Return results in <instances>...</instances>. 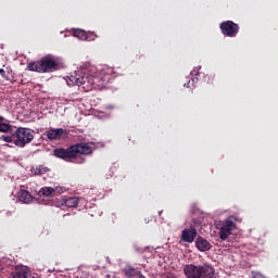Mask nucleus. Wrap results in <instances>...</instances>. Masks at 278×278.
<instances>
[{
  "label": "nucleus",
  "mask_w": 278,
  "mask_h": 278,
  "mask_svg": "<svg viewBox=\"0 0 278 278\" xmlns=\"http://www.w3.org/2000/svg\"><path fill=\"white\" fill-rule=\"evenodd\" d=\"M184 273L186 278H216L211 265H185Z\"/></svg>",
  "instance_id": "nucleus-1"
},
{
  "label": "nucleus",
  "mask_w": 278,
  "mask_h": 278,
  "mask_svg": "<svg viewBox=\"0 0 278 278\" xmlns=\"http://www.w3.org/2000/svg\"><path fill=\"white\" fill-rule=\"evenodd\" d=\"M59 64L52 56H43L37 62H31L27 65L30 72H37L39 74L52 73L58 70Z\"/></svg>",
  "instance_id": "nucleus-2"
},
{
  "label": "nucleus",
  "mask_w": 278,
  "mask_h": 278,
  "mask_svg": "<svg viewBox=\"0 0 278 278\" xmlns=\"http://www.w3.org/2000/svg\"><path fill=\"white\" fill-rule=\"evenodd\" d=\"M15 147L25 148L34 140V132L29 128L20 127L15 131Z\"/></svg>",
  "instance_id": "nucleus-3"
},
{
  "label": "nucleus",
  "mask_w": 278,
  "mask_h": 278,
  "mask_svg": "<svg viewBox=\"0 0 278 278\" xmlns=\"http://www.w3.org/2000/svg\"><path fill=\"white\" fill-rule=\"evenodd\" d=\"M72 150H74V156L76 160V164H84L85 159L84 157H78V155H90L93 153V148L90 147L86 142H79L76 144L71 146Z\"/></svg>",
  "instance_id": "nucleus-4"
},
{
  "label": "nucleus",
  "mask_w": 278,
  "mask_h": 278,
  "mask_svg": "<svg viewBox=\"0 0 278 278\" xmlns=\"http://www.w3.org/2000/svg\"><path fill=\"white\" fill-rule=\"evenodd\" d=\"M219 29L225 37L235 38L239 34L240 27L232 21H225L219 24Z\"/></svg>",
  "instance_id": "nucleus-5"
},
{
  "label": "nucleus",
  "mask_w": 278,
  "mask_h": 278,
  "mask_svg": "<svg viewBox=\"0 0 278 278\" xmlns=\"http://www.w3.org/2000/svg\"><path fill=\"white\" fill-rule=\"evenodd\" d=\"M75 151L71 147L64 148H56L53 150V156L59 160H64L66 162H72L73 160H76L75 157ZM77 161V160H76Z\"/></svg>",
  "instance_id": "nucleus-6"
},
{
  "label": "nucleus",
  "mask_w": 278,
  "mask_h": 278,
  "mask_svg": "<svg viewBox=\"0 0 278 278\" xmlns=\"http://www.w3.org/2000/svg\"><path fill=\"white\" fill-rule=\"evenodd\" d=\"M235 228L236 224L230 219H226L219 229V239L226 240L229 238Z\"/></svg>",
  "instance_id": "nucleus-7"
},
{
  "label": "nucleus",
  "mask_w": 278,
  "mask_h": 278,
  "mask_svg": "<svg viewBox=\"0 0 278 278\" xmlns=\"http://www.w3.org/2000/svg\"><path fill=\"white\" fill-rule=\"evenodd\" d=\"M68 135L67 129L63 128H51L47 131V137L49 140H61Z\"/></svg>",
  "instance_id": "nucleus-8"
},
{
  "label": "nucleus",
  "mask_w": 278,
  "mask_h": 278,
  "mask_svg": "<svg viewBox=\"0 0 278 278\" xmlns=\"http://www.w3.org/2000/svg\"><path fill=\"white\" fill-rule=\"evenodd\" d=\"M198 231L197 228H185L181 232V240L187 243L194 242L197 238Z\"/></svg>",
  "instance_id": "nucleus-9"
},
{
  "label": "nucleus",
  "mask_w": 278,
  "mask_h": 278,
  "mask_svg": "<svg viewBox=\"0 0 278 278\" xmlns=\"http://www.w3.org/2000/svg\"><path fill=\"white\" fill-rule=\"evenodd\" d=\"M87 80H88V76H85L83 73L80 72H75L74 75H71L70 77V83L71 85H75V86H81V85H87Z\"/></svg>",
  "instance_id": "nucleus-10"
},
{
  "label": "nucleus",
  "mask_w": 278,
  "mask_h": 278,
  "mask_svg": "<svg viewBox=\"0 0 278 278\" xmlns=\"http://www.w3.org/2000/svg\"><path fill=\"white\" fill-rule=\"evenodd\" d=\"M10 278H28V268L25 265H16Z\"/></svg>",
  "instance_id": "nucleus-11"
},
{
  "label": "nucleus",
  "mask_w": 278,
  "mask_h": 278,
  "mask_svg": "<svg viewBox=\"0 0 278 278\" xmlns=\"http://www.w3.org/2000/svg\"><path fill=\"white\" fill-rule=\"evenodd\" d=\"M195 248L199 249L200 252H206L210 249H212V244L208 243V241L206 239H204L203 237H199L195 240Z\"/></svg>",
  "instance_id": "nucleus-12"
},
{
  "label": "nucleus",
  "mask_w": 278,
  "mask_h": 278,
  "mask_svg": "<svg viewBox=\"0 0 278 278\" xmlns=\"http://www.w3.org/2000/svg\"><path fill=\"white\" fill-rule=\"evenodd\" d=\"M87 87L91 85L93 88L101 87L105 84V80L101 76H87Z\"/></svg>",
  "instance_id": "nucleus-13"
},
{
  "label": "nucleus",
  "mask_w": 278,
  "mask_h": 278,
  "mask_svg": "<svg viewBox=\"0 0 278 278\" xmlns=\"http://www.w3.org/2000/svg\"><path fill=\"white\" fill-rule=\"evenodd\" d=\"M124 273L126 278H146V276L141 274V271L132 267L125 268Z\"/></svg>",
  "instance_id": "nucleus-14"
},
{
  "label": "nucleus",
  "mask_w": 278,
  "mask_h": 278,
  "mask_svg": "<svg viewBox=\"0 0 278 278\" xmlns=\"http://www.w3.org/2000/svg\"><path fill=\"white\" fill-rule=\"evenodd\" d=\"M18 200L22 203H31L33 202V195L26 190L18 191Z\"/></svg>",
  "instance_id": "nucleus-15"
},
{
  "label": "nucleus",
  "mask_w": 278,
  "mask_h": 278,
  "mask_svg": "<svg viewBox=\"0 0 278 278\" xmlns=\"http://www.w3.org/2000/svg\"><path fill=\"white\" fill-rule=\"evenodd\" d=\"M4 121V117H2L0 115V132L2 134H12L13 129H12V125L7 124V123H2Z\"/></svg>",
  "instance_id": "nucleus-16"
},
{
  "label": "nucleus",
  "mask_w": 278,
  "mask_h": 278,
  "mask_svg": "<svg viewBox=\"0 0 278 278\" xmlns=\"http://www.w3.org/2000/svg\"><path fill=\"white\" fill-rule=\"evenodd\" d=\"M63 203L68 208H75V207H77V205L79 203V199L76 198V197H73V198H70V199H64Z\"/></svg>",
  "instance_id": "nucleus-17"
},
{
  "label": "nucleus",
  "mask_w": 278,
  "mask_h": 278,
  "mask_svg": "<svg viewBox=\"0 0 278 278\" xmlns=\"http://www.w3.org/2000/svg\"><path fill=\"white\" fill-rule=\"evenodd\" d=\"M0 141L7 142V143H13L16 146L15 132H11V135L0 136Z\"/></svg>",
  "instance_id": "nucleus-18"
},
{
  "label": "nucleus",
  "mask_w": 278,
  "mask_h": 278,
  "mask_svg": "<svg viewBox=\"0 0 278 278\" xmlns=\"http://www.w3.org/2000/svg\"><path fill=\"white\" fill-rule=\"evenodd\" d=\"M0 76H2L5 80L13 83V73L11 71H5L0 68Z\"/></svg>",
  "instance_id": "nucleus-19"
},
{
  "label": "nucleus",
  "mask_w": 278,
  "mask_h": 278,
  "mask_svg": "<svg viewBox=\"0 0 278 278\" xmlns=\"http://www.w3.org/2000/svg\"><path fill=\"white\" fill-rule=\"evenodd\" d=\"M39 193L43 197H53L54 189L52 187H45L40 189Z\"/></svg>",
  "instance_id": "nucleus-20"
},
{
  "label": "nucleus",
  "mask_w": 278,
  "mask_h": 278,
  "mask_svg": "<svg viewBox=\"0 0 278 278\" xmlns=\"http://www.w3.org/2000/svg\"><path fill=\"white\" fill-rule=\"evenodd\" d=\"M74 37L78 38L79 40H87V33L83 29H75Z\"/></svg>",
  "instance_id": "nucleus-21"
},
{
  "label": "nucleus",
  "mask_w": 278,
  "mask_h": 278,
  "mask_svg": "<svg viewBox=\"0 0 278 278\" xmlns=\"http://www.w3.org/2000/svg\"><path fill=\"white\" fill-rule=\"evenodd\" d=\"M48 172H49V168L43 167V166H39V167H36V168L31 169V173L35 174V175H43Z\"/></svg>",
  "instance_id": "nucleus-22"
},
{
  "label": "nucleus",
  "mask_w": 278,
  "mask_h": 278,
  "mask_svg": "<svg viewBox=\"0 0 278 278\" xmlns=\"http://www.w3.org/2000/svg\"><path fill=\"white\" fill-rule=\"evenodd\" d=\"M215 81V74H206L204 76V83L208 84V85H213Z\"/></svg>",
  "instance_id": "nucleus-23"
},
{
  "label": "nucleus",
  "mask_w": 278,
  "mask_h": 278,
  "mask_svg": "<svg viewBox=\"0 0 278 278\" xmlns=\"http://www.w3.org/2000/svg\"><path fill=\"white\" fill-rule=\"evenodd\" d=\"M54 189V194L58 193V194H62L64 192V189L63 187H56V188H53Z\"/></svg>",
  "instance_id": "nucleus-24"
},
{
  "label": "nucleus",
  "mask_w": 278,
  "mask_h": 278,
  "mask_svg": "<svg viewBox=\"0 0 278 278\" xmlns=\"http://www.w3.org/2000/svg\"><path fill=\"white\" fill-rule=\"evenodd\" d=\"M253 278H266L263 274L255 273Z\"/></svg>",
  "instance_id": "nucleus-25"
},
{
  "label": "nucleus",
  "mask_w": 278,
  "mask_h": 278,
  "mask_svg": "<svg viewBox=\"0 0 278 278\" xmlns=\"http://www.w3.org/2000/svg\"><path fill=\"white\" fill-rule=\"evenodd\" d=\"M194 76H199V72H195ZM191 80H192V84H194V83H197L199 80V78L194 77V78H191Z\"/></svg>",
  "instance_id": "nucleus-26"
},
{
  "label": "nucleus",
  "mask_w": 278,
  "mask_h": 278,
  "mask_svg": "<svg viewBox=\"0 0 278 278\" xmlns=\"http://www.w3.org/2000/svg\"><path fill=\"white\" fill-rule=\"evenodd\" d=\"M190 80H189V83H187V84H185V87H187V88H190Z\"/></svg>",
  "instance_id": "nucleus-27"
},
{
  "label": "nucleus",
  "mask_w": 278,
  "mask_h": 278,
  "mask_svg": "<svg viewBox=\"0 0 278 278\" xmlns=\"http://www.w3.org/2000/svg\"><path fill=\"white\" fill-rule=\"evenodd\" d=\"M33 278H38V277H33Z\"/></svg>",
  "instance_id": "nucleus-28"
}]
</instances>
